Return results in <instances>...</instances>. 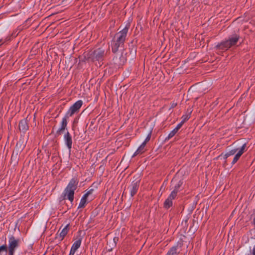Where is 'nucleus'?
<instances>
[{"instance_id": "f3484780", "label": "nucleus", "mask_w": 255, "mask_h": 255, "mask_svg": "<svg viewBox=\"0 0 255 255\" xmlns=\"http://www.w3.org/2000/svg\"><path fill=\"white\" fill-rule=\"evenodd\" d=\"M69 224H67L61 231V232L59 234L60 238H61V240H62L65 237V236L67 234L68 232V227Z\"/></svg>"}, {"instance_id": "bb28decb", "label": "nucleus", "mask_w": 255, "mask_h": 255, "mask_svg": "<svg viewBox=\"0 0 255 255\" xmlns=\"http://www.w3.org/2000/svg\"><path fill=\"white\" fill-rule=\"evenodd\" d=\"M183 124V123H182V122H181L179 124L177 125V126L174 129H176V130L178 131V130L181 128Z\"/></svg>"}, {"instance_id": "a878e982", "label": "nucleus", "mask_w": 255, "mask_h": 255, "mask_svg": "<svg viewBox=\"0 0 255 255\" xmlns=\"http://www.w3.org/2000/svg\"><path fill=\"white\" fill-rule=\"evenodd\" d=\"M150 137H151V133H150L148 134V135L147 136V137H146L145 140L144 141V142L143 143H145V144H146V143L150 140Z\"/></svg>"}, {"instance_id": "a211bd4d", "label": "nucleus", "mask_w": 255, "mask_h": 255, "mask_svg": "<svg viewBox=\"0 0 255 255\" xmlns=\"http://www.w3.org/2000/svg\"><path fill=\"white\" fill-rule=\"evenodd\" d=\"M87 194H84L83 195L82 199H81L78 208H83L85 207V204L87 202Z\"/></svg>"}, {"instance_id": "39448f33", "label": "nucleus", "mask_w": 255, "mask_h": 255, "mask_svg": "<svg viewBox=\"0 0 255 255\" xmlns=\"http://www.w3.org/2000/svg\"><path fill=\"white\" fill-rule=\"evenodd\" d=\"M83 105V101L82 100H78L72 106H71L66 114L69 117L72 116L74 114L78 113L79 109Z\"/></svg>"}, {"instance_id": "c756f323", "label": "nucleus", "mask_w": 255, "mask_h": 255, "mask_svg": "<svg viewBox=\"0 0 255 255\" xmlns=\"http://www.w3.org/2000/svg\"><path fill=\"white\" fill-rule=\"evenodd\" d=\"M253 255H255V247L253 248Z\"/></svg>"}, {"instance_id": "412c9836", "label": "nucleus", "mask_w": 255, "mask_h": 255, "mask_svg": "<svg viewBox=\"0 0 255 255\" xmlns=\"http://www.w3.org/2000/svg\"><path fill=\"white\" fill-rule=\"evenodd\" d=\"M81 244V239H79V240L76 241L74 243V244H73V245L72 246V248H73L76 250H77L80 247Z\"/></svg>"}, {"instance_id": "aec40b11", "label": "nucleus", "mask_w": 255, "mask_h": 255, "mask_svg": "<svg viewBox=\"0 0 255 255\" xmlns=\"http://www.w3.org/2000/svg\"><path fill=\"white\" fill-rule=\"evenodd\" d=\"M238 150V148H235L230 150L229 152H227L225 154H224V158L227 159L230 156L235 154L237 152Z\"/></svg>"}, {"instance_id": "473e14b6", "label": "nucleus", "mask_w": 255, "mask_h": 255, "mask_svg": "<svg viewBox=\"0 0 255 255\" xmlns=\"http://www.w3.org/2000/svg\"><path fill=\"white\" fill-rule=\"evenodd\" d=\"M14 156V153H13L11 157L12 158Z\"/></svg>"}, {"instance_id": "f257e3e1", "label": "nucleus", "mask_w": 255, "mask_h": 255, "mask_svg": "<svg viewBox=\"0 0 255 255\" xmlns=\"http://www.w3.org/2000/svg\"><path fill=\"white\" fill-rule=\"evenodd\" d=\"M110 47L108 46H103L97 48L94 51L91 50L85 54V58L88 61L92 62L99 61L101 62L104 60L105 56L109 51Z\"/></svg>"}, {"instance_id": "ddd939ff", "label": "nucleus", "mask_w": 255, "mask_h": 255, "mask_svg": "<svg viewBox=\"0 0 255 255\" xmlns=\"http://www.w3.org/2000/svg\"><path fill=\"white\" fill-rule=\"evenodd\" d=\"M246 146V144L245 143L242 145V146L241 147L240 149L239 150V151L237 152V153L235 155V156L232 162V164H235L238 161V160L239 159V158H240L241 155L244 152V150H245Z\"/></svg>"}, {"instance_id": "7c9ffc66", "label": "nucleus", "mask_w": 255, "mask_h": 255, "mask_svg": "<svg viewBox=\"0 0 255 255\" xmlns=\"http://www.w3.org/2000/svg\"><path fill=\"white\" fill-rule=\"evenodd\" d=\"M21 145H20V150H22L23 149V148L24 147L25 145H23L22 147H21Z\"/></svg>"}, {"instance_id": "1a4fd4ad", "label": "nucleus", "mask_w": 255, "mask_h": 255, "mask_svg": "<svg viewBox=\"0 0 255 255\" xmlns=\"http://www.w3.org/2000/svg\"><path fill=\"white\" fill-rule=\"evenodd\" d=\"M231 47V46L230 45L228 40L222 41L221 42L218 43L216 46L217 49L223 50H227Z\"/></svg>"}, {"instance_id": "6ab92c4d", "label": "nucleus", "mask_w": 255, "mask_h": 255, "mask_svg": "<svg viewBox=\"0 0 255 255\" xmlns=\"http://www.w3.org/2000/svg\"><path fill=\"white\" fill-rule=\"evenodd\" d=\"M172 200L167 198L164 203L163 207L164 208L167 209L171 207L172 206Z\"/></svg>"}, {"instance_id": "393cba45", "label": "nucleus", "mask_w": 255, "mask_h": 255, "mask_svg": "<svg viewBox=\"0 0 255 255\" xmlns=\"http://www.w3.org/2000/svg\"><path fill=\"white\" fill-rule=\"evenodd\" d=\"M177 193H178L177 192L173 190L168 198H169L170 199L173 200L176 197Z\"/></svg>"}, {"instance_id": "423d86ee", "label": "nucleus", "mask_w": 255, "mask_h": 255, "mask_svg": "<svg viewBox=\"0 0 255 255\" xmlns=\"http://www.w3.org/2000/svg\"><path fill=\"white\" fill-rule=\"evenodd\" d=\"M139 180L134 181L132 182L130 186L128 187V189L129 190L131 197H133L136 194L139 188Z\"/></svg>"}, {"instance_id": "f03ea898", "label": "nucleus", "mask_w": 255, "mask_h": 255, "mask_svg": "<svg viewBox=\"0 0 255 255\" xmlns=\"http://www.w3.org/2000/svg\"><path fill=\"white\" fill-rule=\"evenodd\" d=\"M79 181L76 178H73L64 189L62 195L63 199H68L71 202L74 200V192L77 188Z\"/></svg>"}, {"instance_id": "5701e85b", "label": "nucleus", "mask_w": 255, "mask_h": 255, "mask_svg": "<svg viewBox=\"0 0 255 255\" xmlns=\"http://www.w3.org/2000/svg\"><path fill=\"white\" fill-rule=\"evenodd\" d=\"M191 112L189 113L188 114H186L185 115H183L182 117V123H184L186 121H187L190 118V115H191Z\"/></svg>"}, {"instance_id": "b1692460", "label": "nucleus", "mask_w": 255, "mask_h": 255, "mask_svg": "<svg viewBox=\"0 0 255 255\" xmlns=\"http://www.w3.org/2000/svg\"><path fill=\"white\" fill-rule=\"evenodd\" d=\"M183 184V182L182 181H179L178 183L175 186L174 188V191H176L177 192H179V189L181 187Z\"/></svg>"}, {"instance_id": "f8f14e48", "label": "nucleus", "mask_w": 255, "mask_h": 255, "mask_svg": "<svg viewBox=\"0 0 255 255\" xmlns=\"http://www.w3.org/2000/svg\"><path fill=\"white\" fill-rule=\"evenodd\" d=\"M27 119L28 117L26 119L21 120L19 124V129L23 132L26 131L29 128Z\"/></svg>"}, {"instance_id": "c85d7f7f", "label": "nucleus", "mask_w": 255, "mask_h": 255, "mask_svg": "<svg viewBox=\"0 0 255 255\" xmlns=\"http://www.w3.org/2000/svg\"><path fill=\"white\" fill-rule=\"evenodd\" d=\"M93 191H94V189H91L85 194H87V197H88L90 194H91L93 193Z\"/></svg>"}, {"instance_id": "4468645a", "label": "nucleus", "mask_w": 255, "mask_h": 255, "mask_svg": "<svg viewBox=\"0 0 255 255\" xmlns=\"http://www.w3.org/2000/svg\"><path fill=\"white\" fill-rule=\"evenodd\" d=\"M180 253L178 250V246H174L171 247L168 251L166 255H178Z\"/></svg>"}, {"instance_id": "0eeeda50", "label": "nucleus", "mask_w": 255, "mask_h": 255, "mask_svg": "<svg viewBox=\"0 0 255 255\" xmlns=\"http://www.w3.org/2000/svg\"><path fill=\"white\" fill-rule=\"evenodd\" d=\"M69 117H70L65 114V116L63 118L61 123V127L56 131V135H60L66 129L68 124L67 120Z\"/></svg>"}, {"instance_id": "7ed1b4c3", "label": "nucleus", "mask_w": 255, "mask_h": 255, "mask_svg": "<svg viewBox=\"0 0 255 255\" xmlns=\"http://www.w3.org/2000/svg\"><path fill=\"white\" fill-rule=\"evenodd\" d=\"M19 240L11 236L9 238L8 248V255H14L15 250L19 246Z\"/></svg>"}, {"instance_id": "2eb2a0df", "label": "nucleus", "mask_w": 255, "mask_h": 255, "mask_svg": "<svg viewBox=\"0 0 255 255\" xmlns=\"http://www.w3.org/2000/svg\"><path fill=\"white\" fill-rule=\"evenodd\" d=\"M113 60H114L115 64L118 65H123L126 61V59L123 56L122 54H121L119 60L118 59L117 57H114Z\"/></svg>"}, {"instance_id": "6e6552de", "label": "nucleus", "mask_w": 255, "mask_h": 255, "mask_svg": "<svg viewBox=\"0 0 255 255\" xmlns=\"http://www.w3.org/2000/svg\"><path fill=\"white\" fill-rule=\"evenodd\" d=\"M240 38V36L239 34L237 33H235L229 37L228 41L231 47L236 45Z\"/></svg>"}, {"instance_id": "20e7f679", "label": "nucleus", "mask_w": 255, "mask_h": 255, "mask_svg": "<svg viewBox=\"0 0 255 255\" xmlns=\"http://www.w3.org/2000/svg\"><path fill=\"white\" fill-rule=\"evenodd\" d=\"M128 28L129 26L126 25L123 29L115 35L113 40L124 44Z\"/></svg>"}, {"instance_id": "9b49d317", "label": "nucleus", "mask_w": 255, "mask_h": 255, "mask_svg": "<svg viewBox=\"0 0 255 255\" xmlns=\"http://www.w3.org/2000/svg\"><path fill=\"white\" fill-rule=\"evenodd\" d=\"M124 45V44L121 43L120 42H117L115 41V40H113L111 45L112 52L116 54L119 50V48L120 47H123Z\"/></svg>"}, {"instance_id": "2f4dec72", "label": "nucleus", "mask_w": 255, "mask_h": 255, "mask_svg": "<svg viewBox=\"0 0 255 255\" xmlns=\"http://www.w3.org/2000/svg\"><path fill=\"white\" fill-rule=\"evenodd\" d=\"M19 144H20V142H17V143H16V148H17V147H18V145H19Z\"/></svg>"}, {"instance_id": "cd10ccee", "label": "nucleus", "mask_w": 255, "mask_h": 255, "mask_svg": "<svg viewBox=\"0 0 255 255\" xmlns=\"http://www.w3.org/2000/svg\"><path fill=\"white\" fill-rule=\"evenodd\" d=\"M77 250L71 247L69 255H74Z\"/></svg>"}, {"instance_id": "dca6fc26", "label": "nucleus", "mask_w": 255, "mask_h": 255, "mask_svg": "<svg viewBox=\"0 0 255 255\" xmlns=\"http://www.w3.org/2000/svg\"><path fill=\"white\" fill-rule=\"evenodd\" d=\"M145 143H142L140 146L137 148L136 151L134 153L132 157H134L139 154H141L144 152V147L145 146Z\"/></svg>"}, {"instance_id": "4be33fe9", "label": "nucleus", "mask_w": 255, "mask_h": 255, "mask_svg": "<svg viewBox=\"0 0 255 255\" xmlns=\"http://www.w3.org/2000/svg\"><path fill=\"white\" fill-rule=\"evenodd\" d=\"M177 132L176 129H173L168 134V136L165 138V140H168L169 139L174 136Z\"/></svg>"}, {"instance_id": "9d476101", "label": "nucleus", "mask_w": 255, "mask_h": 255, "mask_svg": "<svg viewBox=\"0 0 255 255\" xmlns=\"http://www.w3.org/2000/svg\"><path fill=\"white\" fill-rule=\"evenodd\" d=\"M64 139L67 147L69 149V150H70L72 148V137L68 131H67L64 134Z\"/></svg>"}]
</instances>
